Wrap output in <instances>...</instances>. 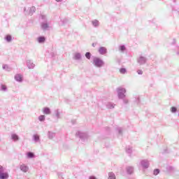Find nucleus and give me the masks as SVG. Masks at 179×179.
<instances>
[{"instance_id":"nucleus-1","label":"nucleus","mask_w":179,"mask_h":179,"mask_svg":"<svg viewBox=\"0 0 179 179\" xmlns=\"http://www.w3.org/2000/svg\"><path fill=\"white\" fill-rule=\"evenodd\" d=\"M93 65L96 68H101L102 66H104V61L100 59V57H95L93 59Z\"/></svg>"},{"instance_id":"nucleus-2","label":"nucleus","mask_w":179,"mask_h":179,"mask_svg":"<svg viewBox=\"0 0 179 179\" xmlns=\"http://www.w3.org/2000/svg\"><path fill=\"white\" fill-rule=\"evenodd\" d=\"M117 93L119 100H120L121 99H125V94L127 93V90L124 87H118L117 88Z\"/></svg>"},{"instance_id":"nucleus-3","label":"nucleus","mask_w":179,"mask_h":179,"mask_svg":"<svg viewBox=\"0 0 179 179\" xmlns=\"http://www.w3.org/2000/svg\"><path fill=\"white\" fill-rule=\"evenodd\" d=\"M9 173L5 171V168L0 165V179H8Z\"/></svg>"},{"instance_id":"nucleus-4","label":"nucleus","mask_w":179,"mask_h":179,"mask_svg":"<svg viewBox=\"0 0 179 179\" xmlns=\"http://www.w3.org/2000/svg\"><path fill=\"white\" fill-rule=\"evenodd\" d=\"M76 136L80 138L83 142H85V141H87V133H83L80 131H77L76 133Z\"/></svg>"},{"instance_id":"nucleus-5","label":"nucleus","mask_w":179,"mask_h":179,"mask_svg":"<svg viewBox=\"0 0 179 179\" xmlns=\"http://www.w3.org/2000/svg\"><path fill=\"white\" fill-rule=\"evenodd\" d=\"M137 62L139 65H145V64L148 62V58L143 56H140L138 58H137Z\"/></svg>"},{"instance_id":"nucleus-6","label":"nucleus","mask_w":179,"mask_h":179,"mask_svg":"<svg viewBox=\"0 0 179 179\" xmlns=\"http://www.w3.org/2000/svg\"><path fill=\"white\" fill-rule=\"evenodd\" d=\"M141 164L143 169H149V162L148 159H143L141 161Z\"/></svg>"},{"instance_id":"nucleus-7","label":"nucleus","mask_w":179,"mask_h":179,"mask_svg":"<svg viewBox=\"0 0 179 179\" xmlns=\"http://www.w3.org/2000/svg\"><path fill=\"white\" fill-rule=\"evenodd\" d=\"M27 66L29 69H34L36 64H34L32 60L28 59L27 60Z\"/></svg>"},{"instance_id":"nucleus-8","label":"nucleus","mask_w":179,"mask_h":179,"mask_svg":"<svg viewBox=\"0 0 179 179\" xmlns=\"http://www.w3.org/2000/svg\"><path fill=\"white\" fill-rule=\"evenodd\" d=\"M15 80L18 82L19 83H22L23 82V76L20 73L16 74L14 77Z\"/></svg>"},{"instance_id":"nucleus-9","label":"nucleus","mask_w":179,"mask_h":179,"mask_svg":"<svg viewBox=\"0 0 179 179\" xmlns=\"http://www.w3.org/2000/svg\"><path fill=\"white\" fill-rule=\"evenodd\" d=\"M98 52L101 55H104L105 54H107V48L104 46H101L99 48Z\"/></svg>"},{"instance_id":"nucleus-10","label":"nucleus","mask_w":179,"mask_h":179,"mask_svg":"<svg viewBox=\"0 0 179 179\" xmlns=\"http://www.w3.org/2000/svg\"><path fill=\"white\" fill-rule=\"evenodd\" d=\"M20 169L23 173H27L29 171V166L24 164H21Z\"/></svg>"},{"instance_id":"nucleus-11","label":"nucleus","mask_w":179,"mask_h":179,"mask_svg":"<svg viewBox=\"0 0 179 179\" xmlns=\"http://www.w3.org/2000/svg\"><path fill=\"white\" fill-rule=\"evenodd\" d=\"M41 26L42 30H47V29H48L49 27L48 23L47 22V21L44 22H41Z\"/></svg>"},{"instance_id":"nucleus-12","label":"nucleus","mask_w":179,"mask_h":179,"mask_svg":"<svg viewBox=\"0 0 179 179\" xmlns=\"http://www.w3.org/2000/svg\"><path fill=\"white\" fill-rule=\"evenodd\" d=\"M126 171H127V174L131 176V174H132L134 173V168H133V166H127V167H126Z\"/></svg>"},{"instance_id":"nucleus-13","label":"nucleus","mask_w":179,"mask_h":179,"mask_svg":"<svg viewBox=\"0 0 179 179\" xmlns=\"http://www.w3.org/2000/svg\"><path fill=\"white\" fill-rule=\"evenodd\" d=\"M92 24L94 27H99L100 26V22L97 20H94L92 21Z\"/></svg>"},{"instance_id":"nucleus-14","label":"nucleus","mask_w":179,"mask_h":179,"mask_svg":"<svg viewBox=\"0 0 179 179\" xmlns=\"http://www.w3.org/2000/svg\"><path fill=\"white\" fill-rule=\"evenodd\" d=\"M43 114H46L47 115L51 114V109L48 107L43 108Z\"/></svg>"},{"instance_id":"nucleus-15","label":"nucleus","mask_w":179,"mask_h":179,"mask_svg":"<svg viewBox=\"0 0 179 179\" xmlns=\"http://www.w3.org/2000/svg\"><path fill=\"white\" fill-rule=\"evenodd\" d=\"M48 138L49 139H54V138H55V133L50 131H48Z\"/></svg>"},{"instance_id":"nucleus-16","label":"nucleus","mask_w":179,"mask_h":179,"mask_svg":"<svg viewBox=\"0 0 179 179\" xmlns=\"http://www.w3.org/2000/svg\"><path fill=\"white\" fill-rule=\"evenodd\" d=\"M37 41H38V43H39V44H43V43L45 42V37H44V36H39L37 38Z\"/></svg>"},{"instance_id":"nucleus-17","label":"nucleus","mask_w":179,"mask_h":179,"mask_svg":"<svg viewBox=\"0 0 179 179\" xmlns=\"http://www.w3.org/2000/svg\"><path fill=\"white\" fill-rule=\"evenodd\" d=\"M11 139H12V141H14V142H16V141H19V136L16 134H12Z\"/></svg>"},{"instance_id":"nucleus-18","label":"nucleus","mask_w":179,"mask_h":179,"mask_svg":"<svg viewBox=\"0 0 179 179\" xmlns=\"http://www.w3.org/2000/svg\"><path fill=\"white\" fill-rule=\"evenodd\" d=\"M82 58V55L80 52H76L74 55V59L76 61H79V59H81Z\"/></svg>"},{"instance_id":"nucleus-19","label":"nucleus","mask_w":179,"mask_h":179,"mask_svg":"<svg viewBox=\"0 0 179 179\" xmlns=\"http://www.w3.org/2000/svg\"><path fill=\"white\" fill-rule=\"evenodd\" d=\"M114 107H115V104H114L111 102H108L106 104V108H108L109 110H113V108H114Z\"/></svg>"},{"instance_id":"nucleus-20","label":"nucleus","mask_w":179,"mask_h":179,"mask_svg":"<svg viewBox=\"0 0 179 179\" xmlns=\"http://www.w3.org/2000/svg\"><path fill=\"white\" fill-rule=\"evenodd\" d=\"M36 13V7L35 6H31L29 9V15H33V13Z\"/></svg>"},{"instance_id":"nucleus-21","label":"nucleus","mask_w":179,"mask_h":179,"mask_svg":"<svg viewBox=\"0 0 179 179\" xmlns=\"http://www.w3.org/2000/svg\"><path fill=\"white\" fill-rule=\"evenodd\" d=\"M119 50L122 52H125V51L127 50V48L124 45H120L119 46Z\"/></svg>"},{"instance_id":"nucleus-22","label":"nucleus","mask_w":179,"mask_h":179,"mask_svg":"<svg viewBox=\"0 0 179 179\" xmlns=\"http://www.w3.org/2000/svg\"><path fill=\"white\" fill-rule=\"evenodd\" d=\"M34 154L31 152H28L27 153V159H33L34 158Z\"/></svg>"},{"instance_id":"nucleus-23","label":"nucleus","mask_w":179,"mask_h":179,"mask_svg":"<svg viewBox=\"0 0 179 179\" xmlns=\"http://www.w3.org/2000/svg\"><path fill=\"white\" fill-rule=\"evenodd\" d=\"M3 69H5L6 71H7V72H10V71H12V69H10V67H9V66H8L7 64L3 65Z\"/></svg>"},{"instance_id":"nucleus-24","label":"nucleus","mask_w":179,"mask_h":179,"mask_svg":"<svg viewBox=\"0 0 179 179\" xmlns=\"http://www.w3.org/2000/svg\"><path fill=\"white\" fill-rule=\"evenodd\" d=\"M5 40L7 41V43H10V41H12V36L6 35L5 36Z\"/></svg>"},{"instance_id":"nucleus-25","label":"nucleus","mask_w":179,"mask_h":179,"mask_svg":"<svg viewBox=\"0 0 179 179\" xmlns=\"http://www.w3.org/2000/svg\"><path fill=\"white\" fill-rule=\"evenodd\" d=\"M33 139L35 142H38L40 141V136L35 134L33 136Z\"/></svg>"},{"instance_id":"nucleus-26","label":"nucleus","mask_w":179,"mask_h":179,"mask_svg":"<svg viewBox=\"0 0 179 179\" xmlns=\"http://www.w3.org/2000/svg\"><path fill=\"white\" fill-rule=\"evenodd\" d=\"M115 174L113 172L108 173V179H115Z\"/></svg>"},{"instance_id":"nucleus-27","label":"nucleus","mask_w":179,"mask_h":179,"mask_svg":"<svg viewBox=\"0 0 179 179\" xmlns=\"http://www.w3.org/2000/svg\"><path fill=\"white\" fill-rule=\"evenodd\" d=\"M55 114L56 117L57 118V120H59V118H61V115H60L59 110L58 109L55 110Z\"/></svg>"},{"instance_id":"nucleus-28","label":"nucleus","mask_w":179,"mask_h":179,"mask_svg":"<svg viewBox=\"0 0 179 179\" xmlns=\"http://www.w3.org/2000/svg\"><path fill=\"white\" fill-rule=\"evenodd\" d=\"M38 120L41 122H43L44 121H45V115H41L38 117Z\"/></svg>"},{"instance_id":"nucleus-29","label":"nucleus","mask_w":179,"mask_h":179,"mask_svg":"<svg viewBox=\"0 0 179 179\" xmlns=\"http://www.w3.org/2000/svg\"><path fill=\"white\" fill-rule=\"evenodd\" d=\"M126 152L127 153H129V155H131V153H132V147L129 146L126 148Z\"/></svg>"},{"instance_id":"nucleus-30","label":"nucleus","mask_w":179,"mask_h":179,"mask_svg":"<svg viewBox=\"0 0 179 179\" xmlns=\"http://www.w3.org/2000/svg\"><path fill=\"white\" fill-rule=\"evenodd\" d=\"M85 57L87 59H90V58H92V53H90V52H87L85 53Z\"/></svg>"},{"instance_id":"nucleus-31","label":"nucleus","mask_w":179,"mask_h":179,"mask_svg":"<svg viewBox=\"0 0 179 179\" xmlns=\"http://www.w3.org/2000/svg\"><path fill=\"white\" fill-rule=\"evenodd\" d=\"M120 73H122V75H125V73L127 72V69L125 68H121L120 69Z\"/></svg>"},{"instance_id":"nucleus-32","label":"nucleus","mask_w":179,"mask_h":179,"mask_svg":"<svg viewBox=\"0 0 179 179\" xmlns=\"http://www.w3.org/2000/svg\"><path fill=\"white\" fill-rule=\"evenodd\" d=\"M160 173V169H156L154 170L153 174L154 176H157Z\"/></svg>"},{"instance_id":"nucleus-33","label":"nucleus","mask_w":179,"mask_h":179,"mask_svg":"<svg viewBox=\"0 0 179 179\" xmlns=\"http://www.w3.org/2000/svg\"><path fill=\"white\" fill-rule=\"evenodd\" d=\"M171 113H177V108H176V106H172V107L171 108Z\"/></svg>"},{"instance_id":"nucleus-34","label":"nucleus","mask_w":179,"mask_h":179,"mask_svg":"<svg viewBox=\"0 0 179 179\" xmlns=\"http://www.w3.org/2000/svg\"><path fill=\"white\" fill-rule=\"evenodd\" d=\"M1 90H2L3 92H6V90H8V87H6V86L4 85H1Z\"/></svg>"},{"instance_id":"nucleus-35","label":"nucleus","mask_w":179,"mask_h":179,"mask_svg":"<svg viewBox=\"0 0 179 179\" xmlns=\"http://www.w3.org/2000/svg\"><path fill=\"white\" fill-rule=\"evenodd\" d=\"M117 131L119 135H122V128H121V127H117Z\"/></svg>"},{"instance_id":"nucleus-36","label":"nucleus","mask_w":179,"mask_h":179,"mask_svg":"<svg viewBox=\"0 0 179 179\" xmlns=\"http://www.w3.org/2000/svg\"><path fill=\"white\" fill-rule=\"evenodd\" d=\"M166 170H167V171H173L174 167H173L171 166H167Z\"/></svg>"},{"instance_id":"nucleus-37","label":"nucleus","mask_w":179,"mask_h":179,"mask_svg":"<svg viewBox=\"0 0 179 179\" xmlns=\"http://www.w3.org/2000/svg\"><path fill=\"white\" fill-rule=\"evenodd\" d=\"M120 100H123V103L124 104H128V103H129V101L127 99H120Z\"/></svg>"},{"instance_id":"nucleus-38","label":"nucleus","mask_w":179,"mask_h":179,"mask_svg":"<svg viewBox=\"0 0 179 179\" xmlns=\"http://www.w3.org/2000/svg\"><path fill=\"white\" fill-rule=\"evenodd\" d=\"M135 103H136L137 104H139L141 103V99H139V97L136 98Z\"/></svg>"},{"instance_id":"nucleus-39","label":"nucleus","mask_w":179,"mask_h":179,"mask_svg":"<svg viewBox=\"0 0 179 179\" xmlns=\"http://www.w3.org/2000/svg\"><path fill=\"white\" fill-rule=\"evenodd\" d=\"M41 17L42 20L47 22V17H45V15H41Z\"/></svg>"},{"instance_id":"nucleus-40","label":"nucleus","mask_w":179,"mask_h":179,"mask_svg":"<svg viewBox=\"0 0 179 179\" xmlns=\"http://www.w3.org/2000/svg\"><path fill=\"white\" fill-rule=\"evenodd\" d=\"M137 73H138V75H143V71L142 70H141V69H138L137 71Z\"/></svg>"},{"instance_id":"nucleus-41","label":"nucleus","mask_w":179,"mask_h":179,"mask_svg":"<svg viewBox=\"0 0 179 179\" xmlns=\"http://www.w3.org/2000/svg\"><path fill=\"white\" fill-rule=\"evenodd\" d=\"M176 54L178 55L179 57V46L176 47Z\"/></svg>"},{"instance_id":"nucleus-42","label":"nucleus","mask_w":179,"mask_h":179,"mask_svg":"<svg viewBox=\"0 0 179 179\" xmlns=\"http://www.w3.org/2000/svg\"><path fill=\"white\" fill-rule=\"evenodd\" d=\"M89 179H97V178H96V176H90Z\"/></svg>"},{"instance_id":"nucleus-43","label":"nucleus","mask_w":179,"mask_h":179,"mask_svg":"<svg viewBox=\"0 0 179 179\" xmlns=\"http://www.w3.org/2000/svg\"><path fill=\"white\" fill-rule=\"evenodd\" d=\"M71 122H72V124L73 125V124H76V120H72Z\"/></svg>"},{"instance_id":"nucleus-44","label":"nucleus","mask_w":179,"mask_h":179,"mask_svg":"<svg viewBox=\"0 0 179 179\" xmlns=\"http://www.w3.org/2000/svg\"><path fill=\"white\" fill-rule=\"evenodd\" d=\"M56 2H62V0H55Z\"/></svg>"},{"instance_id":"nucleus-45","label":"nucleus","mask_w":179,"mask_h":179,"mask_svg":"<svg viewBox=\"0 0 179 179\" xmlns=\"http://www.w3.org/2000/svg\"><path fill=\"white\" fill-rule=\"evenodd\" d=\"M92 47H96V44L95 43H92Z\"/></svg>"},{"instance_id":"nucleus-46","label":"nucleus","mask_w":179,"mask_h":179,"mask_svg":"<svg viewBox=\"0 0 179 179\" xmlns=\"http://www.w3.org/2000/svg\"><path fill=\"white\" fill-rule=\"evenodd\" d=\"M66 20H62L63 23H65Z\"/></svg>"},{"instance_id":"nucleus-47","label":"nucleus","mask_w":179,"mask_h":179,"mask_svg":"<svg viewBox=\"0 0 179 179\" xmlns=\"http://www.w3.org/2000/svg\"><path fill=\"white\" fill-rule=\"evenodd\" d=\"M24 12H26V7L24 8Z\"/></svg>"},{"instance_id":"nucleus-48","label":"nucleus","mask_w":179,"mask_h":179,"mask_svg":"<svg viewBox=\"0 0 179 179\" xmlns=\"http://www.w3.org/2000/svg\"><path fill=\"white\" fill-rule=\"evenodd\" d=\"M164 153H167V151L165 150V151L164 152Z\"/></svg>"},{"instance_id":"nucleus-49","label":"nucleus","mask_w":179,"mask_h":179,"mask_svg":"<svg viewBox=\"0 0 179 179\" xmlns=\"http://www.w3.org/2000/svg\"><path fill=\"white\" fill-rule=\"evenodd\" d=\"M173 1H176V0H173Z\"/></svg>"}]
</instances>
